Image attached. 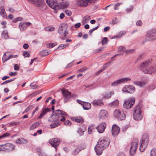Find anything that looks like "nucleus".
I'll return each mask as SVG.
<instances>
[{
    "mask_svg": "<svg viewBox=\"0 0 156 156\" xmlns=\"http://www.w3.org/2000/svg\"><path fill=\"white\" fill-rule=\"evenodd\" d=\"M54 46V44H48L47 45V47L48 48H51L53 47Z\"/></svg>",
    "mask_w": 156,
    "mask_h": 156,
    "instance_id": "nucleus-62",
    "label": "nucleus"
},
{
    "mask_svg": "<svg viewBox=\"0 0 156 156\" xmlns=\"http://www.w3.org/2000/svg\"><path fill=\"white\" fill-rule=\"evenodd\" d=\"M46 3L49 7L54 9H59V7L56 2L52 1L46 0Z\"/></svg>",
    "mask_w": 156,
    "mask_h": 156,
    "instance_id": "nucleus-16",
    "label": "nucleus"
},
{
    "mask_svg": "<svg viewBox=\"0 0 156 156\" xmlns=\"http://www.w3.org/2000/svg\"><path fill=\"white\" fill-rule=\"evenodd\" d=\"M2 37L6 39L9 38V37L8 35V32L6 30H5L2 31Z\"/></svg>",
    "mask_w": 156,
    "mask_h": 156,
    "instance_id": "nucleus-35",
    "label": "nucleus"
},
{
    "mask_svg": "<svg viewBox=\"0 0 156 156\" xmlns=\"http://www.w3.org/2000/svg\"><path fill=\"white\" fill-rule=\"evenodd\" d=\"M133 6H130L128 8L126 9V12L127 13H129L133 10Z\"/></svg>",
    "mask_w": 156,
    "mask_h": 156,
    "instance_id": "nucleus-51",
    "label": "nucleus"
},
{
    "mask_svg": "<svg viewBox=\"0 0 156 156\" xmlns=\"http://www.w3.org/2000/svg\"><path fill=\"white\" fill-rule=\"evenodd\" d=\"M50 111V109L49 108H44L40 114V115L37 117L38 119H40L43 117L47 112Z\"/></svg>",
    "mask_w": 156,
    "mask_h": 156,
    "instance_id": "nucleus-25",
    "label": "nucleus"
},
{
    "mask_svg": "<svg viewBox=\"0 0 156 156\" xmlns=\"http://www.w3.org/2000/svg\"><path fill=\"white\" fill-rule=\"evenodd\" d=\"M149 142L148 136L147 134H144L142 138L141 143H140V152L144 151L147 147Z\"/></svg>",
    "mask_w": 156,
    "mask_h": 156,
    "instance_id": "nucleus-4",
    "label": "nucleus"
},
{
    "mask_svg": "<svg viewBox=\"0 0 156 156\" xmlns=\"http://www.w3.org/2000/svg\"><path fill=\"white\" fill-rule=\"evenodd\" d=\"M15 78H13V79H12L6 80V81H5L4 82H3V83H2L1 84L3 85L4 84L8 83H10V82H12V81H13V80H15Z\"/></svg>",
    "mask_w": 156,
    "mask_h": 156,
    "instance_id": "nucleus-53",
    "label": "nucleus"
},
{
    "mask_svg": "<svg viewBox=\"0 0 156 156\" xmlns=\"http://www.w3.org/2000/svg\"><path fill=\"white\" fill-rule=\"evenodd\" d=\"M57 4L59 6V8L64 9L68 7L69 5V3L68 2L66 1L62 2V3H58Z\"/></svg>",
    "mask_w": 156,
    "mask_h": 156,
    "instance_id": "nucleus-24",
    "label": "nucleus"
},
{
    "mask_svg": "<svg viewBox=\"0 0 156 156\" xmlns=\"http://www.w3.org/2000/svg\"><path fill=\"white\" fill-rule=\"evenodd\" d=\"M30 86L31 87L32 89H36L38 87V86L34 84V83H31Z\"/></svg>",
    "mask_w": 156,
    "mask_h": 156,
    "instance_id": "nucleus-50",
    "label": "nucleus"
},
{
    "mask_svg": "<svg viewBox=\"0 0 156 156\" xmlns=\"http://www.w3.org/2000/svg\"><path fill=\"white\" fill-rule=\"evenodd\" d=\"M27 27L26 24L24 23H21L19 24V27L21 31H23L25 30Z\"/></svg>",
    "mask_w": 156,
    "mask_h": 156,
    "instance_id": "nucleus-36",
    "label": "nucleus"
},
{
    "mask_svg": "<svg viewBox=\"0 0 156 156\" xmlns=\"http://www.w3.org/2000/svg\"><path fill=\"white\" fill-rule=\"evenodd\" d=\"M67 25L65 23H62L60 26L58 30L59 33L61 35H63L64 38L66 37L68 34V32L66 30L67 28Z\"/></svg>",
    "mask_w": 156,
    "mask_h": 156,
    "instance_id": "nucleus-10",
    "label": "nucleus"
},
{
    "mask_svg": "<svg viewBox=\"0 0 156 156\" xmlns=\"http://www.w3.org/2000/svg\"><path fill=\"white\" fill-rule=\"evenodd\" d=\"M84 147H82L81 146H79L75 150L73 151V154H77L81 150L84 149Z\"/></svg>",
    "mask_w": 156,
    "mask_h": 156,
    "instance_id": "nucleus-28",
    "label": "nucleus"
},
{
    "mask_svg": "<svg viewBox=\"0 0 156 156\" xmlns=\"http://www.w3.org/2000/svg\"><path fill=\"white\" fill-rule=\"evenodd\" d=\"M108 116V112L105 110H101L98 114V117L101 119H105Z\"/></svg>",
    "mask_w": 156,
    "mask_h": 156,
    "instance_id": "nucleus-21",
    "label": "nucleus"
},
{
    "mask_svg": "<svg viewBox=\"0 0 156 156\" xmlns=\"http://www.w3.org/2000/svg\"><path fill=\"white\" fill-rule=\"evenodd\" d=\"M27 141L23 138H19L16 139L15 141V143L18 144H21L27 142Z\"/></svg>",
    "mask_w": 156,
    "mask_h": 156,
    "instance_id": "nucleus-30",
    "label": "nucleus"
},
{
    "mask_svg": "<svg viewBox=\"0 0 156 156\" xmlns=\"http://www.w3.org/2000/svg\"><path fill=\"white\" fill-rule=\"evenodd\" d=\"M5 151H11L14 149V146L10 143H7L5 145Z\"/></svg>",
    "mask_w": 156,
    "mask_h": 156,
    "instance_id": "nucleus-22",
    "label": "nucleus"
},
{
    "mask_svg": "<svg viewBox=\"0 0 156 156\" xmlns=\"http://www.w3.org/2000/svg\"><path fill=\"white\" fill-rule=\"evenodd\" d=\"M38 109V107L37 106V107H36V108H35V109L33 111V112L32 113V116H33V115L35 113V112L37 111Z\"/></svg>",
    "mask_w": 156,
    "mask_h": 156,
    "instance_id": "nucleus-64",
    "label": "nucleus"
},
{
    "mask_svg": "<svg viewBox=\"0 0 156 156\" xmlns=\"http://www.w3.org/2000/svg\"><path fill=\"white\" fill-rule=\"evenodd\" d=\"M114 94V92L113 91H111L110 92L106 93L103 95V96L107 98H110Z\"/></svg>",
    "mask_w": 156,
    "mask_h": 156,
    "instance_id": "nucleus-33",
    "label": "nucleus"
},
{
    "mask_svg": "<svg viewBox=\"0 0 156 156\" xmlns=\"http://www.w3.org/2000/svg\"><path fill=\"white\" fill-rule=\"evenodd\" d=\"M126 49H125V48L123 46H120L118 48V51L119 52H121L122 51L125 52Z\"/></svg>",
    "mask_w": 156,
    "mask_h": 156,
    "instance_id": "nucleus-52",
    "label": "nucleus"
},
{
    "mask_svg": "<svg viewBox=\"0 0 156 156\" xmlns=\"http://www.w3.org/2000/svg\"><path fill=\"white\" fill-rule=\"evenodd\" d=\"M49 143L52 146L54 147L56 150V147L60 144V141L58 138H54L50 139L49 141Z\"/></svg>",
    "mask_w": 156,
    "mask_h": 156,
    "instance_id": "nucleus-15",
    "label": "nucleus"
},
{
    "mask_svg": "<svg viewBox=\"0 0 156 156\" xmlns=\"http://www.w3.org/2000/svg\"><path fill=\"white\" fill-rule=\"evenodd\" d=\"M135 90V88L133 86H125L122 88V91L124 92L129 93H133Z\"/></svg>",
    "mask_w": 156,
    "mask_h": 156,
    "instance_id": "nucleus-14",
    "label": "nucleus"
},
{
    "mask_svg": "<svg viewBox=\"0 0 156 156\" xmlns=\"http://www.w3.org/2000/svg\"><path fill=\"white\" fill-rule=\"evenodd\" d=\"M39 124L38 122H34L30 127V130H33L36 128L37 127L39 126Z\"/></svg>",
    "mask_w": 156,
    "mask_h": 156,
    "instance_id": "nucleus-37",
    "label": "nucleus"
},
{
    "mask_svg": "<svg viewBox=\"0 0 156 156\" xmlns=\"http://www.w3.org/2000/svg\"><path fill=\"white\" fill-rule=\"evenodd\" d=\"M122 3H118L116 4L114 6V9L115 10H118L119 9L118 7L122 4Z\"/></svg>",
    "mask_w": 156,
    "mask_h": 156,
    "instance_id": "nucleus-55",
    "label": "nucleus"
},
{
    "mask_svg": "<svg viewBox=\"0 0 156 156\" xmlns=\"http://www.w3.org/2000/svg\"><path fill=\"white\" fill-rule=\"evenodd\" d=\"M9 53V52H7L4 54L2 58V60L4 62H6V61H7L8 60H9L10 59L14 58H17L18 57V56L17 55H12V54H10V55H8V57H6V56L7 55L6 54L7 53Z\"/></svg>",
    "mask_w": 156,
    "mask_h": 156,
    "instance_id": "nucleus-20",
    "label": "nucleus"
},
{
    "mask_svg": "<svg viewBox=\"0 0 156 156\" xmlns=\"http://www.w3.org/2000/svg\"><path fill=\"white\" fill-rule=\"evenodd\" d=\"M155 31L153 30L148 31L146 35L145 41H153L156 39V36L154 35Z\"/></svg>",
    "mask_w": 156,
    "mask_h": 156,
    "instance_id": "nucleus-11",
    "label": "nucleus"
},
{
    "mask_svg": "<svg viewBox=\"0 0 156 156\" xmlns=\"http://www.w3.org/2000/svg\"><path fill=\"white\" fill-rule=\"evenodd\" d=\"M0 14L3 17L5 18H7V16L5 12V9L4 7L2 6L0 7Z\"/></svg>",
    "mask_w": 156,
    "mask_h": 156,
    "instance_id": "nucleus-29",
    "label": "nucleus"
},
{
    "mask_svg": "<svg viewBox=\"0 0 156 156\" xmlns=\"http://www.w3.org/2000/svg\"><path fill=\"white\" fill-rule=\"evenodd\" d=\"M106 126V124L105 122H102L98 126L97 129L99 133H102L104 131Z\"/></svg>",
    "mask_w": 156,
    "mask_h": 156,
    "instance_id": "nucleus-18",
    "label": "nucleus"
},
{
    "mask_svg": "<svg viewBox=\"0 0 156 156\" xmlns=\"http://www.w3.org/2000/svg\"><path fill=\"white\" fill-rule=\"evenodd\" d=\"M108 40L107 37H104L102 41V44L103 45H106L108 42Z\"/></svg>",
    "mask_w": 156,
    "mask_h": 156,
    "instance_id": "nucleus-46",
    "label": "nucleus"
},
{
    "mask_svg": "<svg viewBox=\"0 0 156 156\" xmlns=\"http://www.w3.org/2000/svg\"><path fill=\"white\" fill-rule=\"evenodd\" d=\"M131 79L129 77L121 78L112 82L111 84V85L112 86H115L118 85L119 84L126 83L128 81H131Z\"/></svg>",
    "mask_w": 156,
    "mask_h": 156,
    "instance_id": "nucleus-13",
    "label": "nucleus"
},
{
    "mask_svg": "<svg viewBox=\"0 0 156 156\" xmlns=\"http://www.w3.org/2000/svg\"><path fill=\"white\" fill-rule=\"evenodd\" d=\"M10 135L9 133H6L2 136H0V139H3L5 137Z\"/></svg>",
    "mask_w": 156,
    "mask_h": 156,
    "instance_id": "nucleus-48",
    "label": "nucleus"
},
{
    "mask_svg": "<svg viewBox=\"0 0 156 156\" xmlns=\"http://www.w3.org/2000/svg\"><path fill=\"white\" fill-rule=\"evenodd\" d=\"M45 30L47 31H52L55 30V28L53 27H46Z\"/></svg>",
    "mask_w": 156,
    "mask_h": 156,
    "instance_id": "nucleus-42",
    "label": "nucleus"
},
{
    "mask_svg": "<svg viewBox=\"0 0 156 156\" xmlns=\"http://www.w3.org/2000/svg\"><path fill=\"white\" fill-rule=\"evenodd\" d=\"M124 33H126L125 31H121L118 33L117 35L115 36V38H120L121 37Z\"/></svg>",
    "mask_w": 156,
    "mask_h": 156,
    "instance_id": "nucleus-41",
    "label": "nucleus"
},
{
    "mask_svg": "<svg viewBox=\"0 0 156 156\" xmlns=\"http://www.w3.org/2000/svg\"><path fill=\"white\" fill-rule=\"evenodd\" d=\"M93 129V126H90L89 127L88 131V133L90 134H91L92 132V129Z\"/></svg>",
    "mask_w": 156,
    "mask_h": 156,
    "instance_id": "nucleus-54",
    "label": "nucleus"
},
{
    "mask_svg": "<svg viewBox=\"0 0 156 156\" xmlns=\"http://www.w3.org/2000/svg\"><path fill=\"white\" fill-rule=\"evenodd\" d=\"M138 143V141L136 139L133 140L132 142L129 150L130 154L131 155H133L136 153Z\"/></svg>",
    "mask_w": 156,
    "mask_h": 156,
    "instance_id": "nucleus-12",
    "label": "nucleus"
},
{
    "mask_svg": "<svg viewBox=\"0 0 156 156\" xmlns=\"http://www.w3.org/2000/svg\"><path fill=\"white\" fill-rule=\"evenodd\" d=\"M55 123L51 124L50 125V127L51 128H54L60 125V122H54Z\"/></svg>",
    "mask_w": 156,
    "mask_h": 156,
    "instance_id": "nucleus-39",
    "label": "nucleus"
},
{
    "mask_svg": "<svg viewBox=\"0 0 156 156\" xmlns=\"http://www.w3.org/2000/svg\"><path fill=\"white\" fill-rule=\"evenodd\" d=\"M31 3L35 5L42 10H44L46 8V5L43 0H27Z\"/></svg>",
    "mask_w": 156,
    "mask_h": 156,
    "instance_id": "nucleus-6",
    "label": "nucleus"
},
{
    "mask_svg": "<svg viewBox=\"0 0 156 156\" xmlns=\"http://www.w3.org/2000/svg\"><path fill=\"white\" fill-rule=\"evenodd\" d=\"M148 63L147 62H144L141 63L140 66V69L145 73L151 74L156 70V66H153L147 68Z\"/></svg>",
    "mask_w": 156,
    "mask_h": 156,
    "instance_id": "nucleus-2",
    "label": "nucleus"
},
{
    "mask_svg": "<svg viewBox=\"0 0 156 156\" xmlns=\"http://www.w3.org/2000/svg\"><path fill=\"white\" fill-rule=\"evenodd\" d=\"M83 108L85 110L90 109L91 108V104L89 103L84 102L83 104Z\"/></svg>",
    "mask_w": 156,
    "mask_h": 156,
    "instance_id": "nucleus-32",
    "label": "nucleus"
},
{
    "mask_svg": "<svg viewBox=\"0 0 156 156\" xmlns=\"http://www.w3.org/2000/svg\"><path fill=\"white\" fill-rule=\"evenodd\" d=\"M51 53V51L49 50H45L41 51L40 52L41 55L44 56L49 55Z\"/></svg>",
    "mask_w": 156,
    "mask_h": 156,
    "instance_id": "nucleus-31",
    "label": "nucleus"
},
{
    "mask_svg": "<svg viewBox=\"0 0 156 156\" xmlns=\"http://www.w3.org/2000/svg\"><path fill=\"white\" fill-rule=\"evenodd\" d=\"M135 51V50L134 49H128L127 50H125V52L127 54H129L133 53Z\"/></svg>",
    "mask_w": 156,
    "mask_h": 156,
    "instance_id": "nucleus-45",
    "label": "nucleus"
},
{
    "mask_svg": "<svg viewBox=\"0 0 156 156\" xmlns=\"http://www.w3.org/2000/svg\"><path fill=\"white\" fill-rule=\"evenodd\" d=\"M142 25V23L141 20H138L136 23V25L137 26H141Z\"/></svg>",
    "mask_w": 156,
    "mask_h": 156,
    "instance_id": "nucleus-59",
    "label": "nucleus"
},
{
    "mask_svg": "<svg viewBox=\"0 0 156 156\" xmlns=\"http://www.w3.org/2000/svg\"><path fill=\"white\" fill-rule=\"evenodd\" d=\"M68 45V44H62L59 46L58 47L57 49L59 50L62 49H63L67 46Z\"/></svg>",
    "mask_w": 156,
    "mask_h": 156,
    "instance_id": "nucleus-43",
    "label": "nucleus"
},
{
    "mask_svg": "<svg viewBox=\"0 0 156 156\" xmlns=\"http://www.w3.org/2000/svg\"><path fill=\"white\" fill-rule=\"evenodd\" d=\"M149 142L148 136L147 134H144L142 138L141 143H140V152L144 151L147 147Z\"/></svg>",
    "mask_w": 156,
    "mask_h": 156,
    "instance_id": "nucleus-3",
    "label": "nucleus"
},
{
    "mask_svg": "<svg viewBox=\"0 0 156 156\" xmlns=\"http://www.w3.org/2000/svg\"><path fill=\"white\" fill-rule=\"evenodd\" d=\"M84 129H83L82 128H80L78 131V132L80 135H82L83 134V133L84 131Z\"/></svg>",
    "mask_w": 156,
    "mask_h": 156,
    "instance_id": "nucleus-49",
    "label": "nucleus"
},
{
    "mask_svg": "<svg viewBox=\"0 0 156 156\" xmlns=\"http://www.w3.org/2000/svg\"><path fill=\"white\" fill-rule=\"evenodd\" d=\"M109 144V140L107 138L100 140L94 148L97 154L98 155L101 154L103 150L108 146Z\"/></svg>",
    "mask_w": 156,
    "mask_h": 156,
    "instance_id": "nucleus-1",
    "label": "nucleus"
},
{
    "mask_svg": "<svg viewBox=\"0 0 156 156\" xmlns=\"http://www.w3.org/2000/svg\"><path fill=\"white\" fill-rule=\"evenodd\" d=\"M134 83L141 87H144L147 84L146 82L144 81H135L134 82Z\"/></svg>",
    "mask_w": 156,
    "mask_h": 156,
    "instance_id": "nucleus-34",
    "label": "nucleus"
},
{
    "mask_svg": "<svg viewBox=\"0 0 156 156\" xmlns=\"http://www.w3.org/2000/svg\"><path fill=\"white\" fill-rule=\"evenodd\" d=\"M31 106H29L23 112V113L24 114L25 113H26L28 112L29 110L31 109Z\"/></svg>",
    "mask_w": 156,
    "mask_h": 156,
    "instance_id": "nucleus-58",
    "label": "nucleus"
},
{
    "mask_svg": "<svg viewBox=\"0 0 156 156\" xmlns=\"http://www.w3.org/2000/svg\"><path fill=\"white\" fill-rule=\"evenodd\" d=\"M57 112H58L59 114H61V117L60 119V120L61 121H63L65 120V117L63 116L64 115H67L66 113L64 112H62L60 110H57Z\"/></svg>",
    "mask_w": 156,
    "mask_h": 156,
    "instance_id": "nucleus-27",
    "label": "nucleus"
},
{
    "mask_svg": "<svg viewBox=\"0 0 156 156\" xmlns=\"http://www.w3.org/2000/svg\"><path fill=\"white\" fill-rule=\"evenodd\" d=\"M23 55L25 57H28L30 56L29 53L27 51H24L23 53Z\"/></svg>",
    "mask_w": 156,
    "mask_h": 156,
    "instance_id": "nucleus-56",
    "label": "nucleus"
},
{
    "mask_svg": "<svg viewBox=\"0 0 156 156\" xmlns=\"http://www.w3.org/2000/svg\"><path fill=\"white\" fill-rule=\"evenodd\" d=\"M113 116L116 119L122 120L125 119L126 115L125 112L122 110L116 109L114 112Z\"/></svg>",
    "mask_w": 156,
    "mask_h": 156,
    "instance_id": "nucleus-7",
    "label": "nucleus"
},
{
    "mask_svg": "<svg viewBox=\"0 0 156 156\" xmlns=\"http://www.w3.org/2000/svg\"><path fill=\"white\" fill-rule=\"evenodd\" d=\"M66 14L69 16H70L71 15V12L70 11L67 10L66 11Z\"/></svg>",
    "mask_w": 156,
    "mask_h": 156,
    "instance_id": "nucleus-63",
    "label": "nucleus"
},
{
    "mask_svg": "<svg viewBox=\"0 0 156 156\" xmlns=\"http://www.w3.org/2000/svg\"><path fill=\"white\" fill-rule=\"evenodd\" d=\"M5 145H0V151H5Z\"/></svg>",
    "mask_w": 156,
    "mask_h": 156,
    "instance_id": "nucleus-61",
    "label": "nucleus"
},
{
    "mask_svg": "<svg viewBox=\"0 0 156 156\" xmlns=\"http://www.w3.org/2000/svg\"><path fill=\"white\" fill-rule=\"evenodd\" d=\"M133 116L135 120H140L142 118L141 111L139 105H137L134 108Z\"/></svg>",
    "mask_w": 156,
    "mask_h": 156,
    "instance_id": "nucleus-8",
    "label": "nucleus"
},
{
    "mask_svg": "<svg viewBox=\"0 0 156 156\" xmlns=\"http://www.w3.org/2000/svg\"><path fill=\"white\" fill-rule=\"evenodd\" d=\"M88 69L87 68L85 67H83V68L78 69V73L81 72H84L85 71L87 70Z\"/></svg>",
    "mask_w": 156,
    "mask_h": 156,
    "instance_id": "nucleus-47",
    "label": "nucleus"
},
{
    "mask_svg": "<svg viewBox=\"0 0 156 156\" xmlns=\"http://www.w3.org/2000/svg\"><path fill=\"white\" fill-rule=\"evenodd\" d=\"M72 119L77 122L82 123L83 122V118L80 117H77L76 118L73 117L71 118Z\"/></svg>",
    "mask_w": 156,
    "mask_h": 156,
    "instance_id": "nucleus-26",
    "label": "nucleus"
},
{
    "mask_svg": "<svg viewBox=\"0 0 156 156\" xmlns=\"http://www.w3.org/2000/svg\"><path fill=\"white\" fill-rule=\"evenodd\" d=\"M102 99V98L99 100H94L92 102V104L94 106H102L104 105Z\"/></svg>",
    "mask_w": 156,
    "mask_h": 156,
    "instance_id": "nucleus-23",
    "label": "nucleus"
},
{
    "mask_svg": "<svg viewBox=\"0 0 156 156\" xmlns=\"http://www.w3.org/2000/svg\"><path fill=\"white\" fill-rule=\"evenodd\" d=\"M151 156H156V149H153L151 151Z\"/></svg>",
    "mask_w": 156,
    "mask_h": 156,
    "instance_id": "nucleus-44",
    "label": "nucleus"
},
{
    "mask_svg": "<svg viewBox=\"0 0 156 156\" xmlns=\"http://www.w3.org/2000/svg\"><path fill=\"white\" fill-rule=\"evenodd\" d=\"M51 117L53 119L52 121L53 122H60V119L61 117V115L59 114L58 112H57V110L55 113L52 115Z\"/></svg>",
    "mask_w": 156,
    "mask_h": 156,
    "instance_id": "nucleus-17",
    "label": "nucleus"
},
{
    "mask_svg": "<svg viewBox=\"0 0 156 156\" xmlns=\"http://www.w3.org/2000/svg\"><path fill=\"white\" fill-rule=\"evenodd\" d=\"M119 104V101L118 100H116L112 102V103L110 104V105L112 107H116Z\"/></svg>",
    "mask_w": 156,
    "mask_h": 156,
    "instance_id": "nucleus-40",
    "label": "nucleus"
},
{
    "mask_svg": "<svg viewBox=\"0 0 156 156\" xmlns=\"http://www.w3.org/2000/svg\"><path fill=\"white\" fill-rule=\"evenodd\" d=\"M90 16L87 15L84 17L82 21V23L83 24H85L87 23L90 20Z\"/></svg>",
    "mask_w": 156,
    "mask_h": 156,
    "instance_id": "nucleus-38",
    "label": "nucleus"
},
{
    "mask_svg": "<svg viewBox=\"0 0 156 156\" xmlns=\"http://www.w3.org/2000/svg\"><path fill=\"white\" fill-rule=\"evenodd\" d=\"M64 124L65 125L70 126L71 125V123L69 121L67 120L64 122Z\"/></svg>",
    "mask_w": 156,
    "mask_h": 156,
    "instance_id": "nucleus-57",
    "label": "nucleus"
},
{
    "mask_svg": "<svg viewBox=\"0 0 156 156\" xmlns=\"http://www.w3.org/2000/svg\"><path fill=\"white\" fill-rule=\"evenodd\" d=\"M119 128L116 125H114L112 129V133L113 136H117L119 133Z\"/></svg>",
    "mask_w": 156,
    "mask_h": 156,
    "instance_id": "nucleus-19",
    "label": "nucleus"
},
{
    "mask_svg": "<svg viewBox=\"0 0 156 156\" xmlns=\"http://www.w3.org/2000/svg\"><path fill=\"white\" fill-rule=\"evenodd\" d=\"M135 102V99L134 97H130L128 99L126 100L124 102L123 107L127 109L131 108Z\"/></svg>",
    "mask_w": 156,
    "mask_h": 156,
    "instance_id": "nucleus-9",
    "label": "nucleus"
},
{
    "mask_svg": "<svg viewBox=\"0 0 156 156\" xmlns=\"http://www.w3.org/2000/svg\"><path fill=\"white\" fill-rule=\"evenodd\" d=\"M61 91L62 93V95L64 99V102L65 103L68 102L71 100V98L74 97V96L77 97V95L71 94V93L65 89H62Z\"/></svg>",
    "mask_w": 156,
    "mask_h": 156,
    "instance_id": "nucleus-5",
    "label": "nucleus"
},
{
    "mask_svg": "<svg viewBox=\"0 0 156 156\" xmlns=\"http://www.w3.org/2000/svg\"><path fill=\"white\" fill-rule=\"evenodd\" d=\"M81 26V23H76L75 24L74 26L75 28H78Z\"/></svg>",
    "mask_w": 156,
    "mask_h": 156,
    "instance_id": "nucleus-60",
    "label": "nucleus"
}]
</instances>
